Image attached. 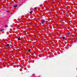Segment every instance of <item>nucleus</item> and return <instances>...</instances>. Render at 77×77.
Listing matches in <instances>:
<instances>
[{
    "label": "nucleus",
    "instance_id": "423d86ee",
    "mask_svg": "<svg viewBox=\"0 0 77 77\" xmlns=\"http://www.w3.org/2000/svg\"><path fill=\"white\" fill-rule=\"evenodd\" d=\"M37 9V7H35L34 8L35 10H36V9Z\"/></svg>",
    "mask_w": 77,
    "mask_h": 77
},
{
    "label": "nucleus",
    "instance_id": "f257e3e1",
    "mask_svg": "<svg viewBox=\"0 0 77 77\" xmlns=\"http://www.w3.org/2000/svg\"><path fill=\"white\" fill-rule=\"evenodd\" d=\"M45 22V20H42L41 23L42 24H43Z\"/></svg>",
    "mask_w": 77,
    "mask_h": 77
},
{
    "label": "nucleus",
    "instance_id": "6e6552de",
    "mask_svg": "<svg viewBox=\"0 0 77 77\" xmlns=\"http://www.w3.org/2000/svg\"><path fill=\"white\" fill-rule=\"evenodd\" d=\"M62 39H65V37L64 36L63 37Z\"/></svg>",
    "mask_w": 77,
    "mask_h": 77
},
{
    "label": "nucleus",
    "instance_id": "4468645a",
    "mask_svg": "<svg viewBox=\"0 0 77 77\" xmlns=\"http://www.w3.org/2000/svg\"><path fill=\"white\" fill-rule=\"evenodd\" d=\"M33 76H35V75H33Z\"/></svg>",
    "mask_w": 77,
    "mask_h": 77
},
{
    "label": "nucleus",
    "instance_id": "2eb2a0df",
    "mask_svg": "<svg viewBox=\"0 0 77 77\" xmlns=\"http://www.w3.org/2000/svg\"><path fill=\"white\" fill-rule=\"evenodd\" d=\"M20 6H21V5H20Z\"/></svg>",
    "mask_w": 77,
    "mask_h": 77
},
{
    "label": "nucleus",
    "instance_id": "9b49d317",
    "mask_svg": "<svg viewBox=\"0 0 77 77\" xmlns=\"http://www.w3.org/2000/svg\"><path fill=\"white\" fill-rule=\"evenodd\" d=\"M67 34H68V35H70V34H69V32L68 33H67Z\"/></svg>",
    "mask_w": 77,
    "mask_h": 77
},
{
    "label": "nucleus",
    "instance_id": "f03ea898",
    "mask_svg": "<svg viewBox=\"0 0 77 77\" xmlns=\"http://www.w3.org/2000/svg\"><path fill=\"white\" fill-rule=\"evenodd\" d=\"M14 8H17L18 7V5H16L14 6Z\"/></svg>",
    "mask_w": 77,
    "mask_h": 77
},
{
    "label": "nucleus",
    "instance_id": "f8f14e48",
    "mask_svg": "<svg viewBox=\"0 0 77 77\" xmlns=\"http://www.w3.org/2000/svg\"><path fill=\"white\" fill-rule=\"evenodd\" d=\"M76 40H77V37H76Z\"/></svg>",
    "mask_w": 77,
    "mask_h": 77
},
{
    "label": "nucleus",
    "instance_id": "20e7f679",
    "mask_svg": "<svg viewBox=\"0 0 77 77\" xmlns=\"http://www.w3.org/2000/svg\"><path fill=\"white\" fill-rule=\"evenodd\" d=\"M6 47H8V46H9V44H8L6 45Z\"/></svg>",
    "mask_w": 77,
    "mask_h": 77
},
{
    "label": "nucleus",
    "instance_id": "39448f33",
    "mask_svg": "<svg viewBox=\"0 0 77 77\" xmlns=\"http://www.w3.org/2000/svg\"><path fill=\"white\" fill-rule=\"evenodd\" d=\"M7 27H8V26L7 25H6L5 26V28H7Z\"/></svg>",
    "mask_w": 77,
    "mask_h": 77
},
{
    "label": "nucleus",
    "instance_id": "1a4fd4ad",
    "mask_svg": "<svg viewBox=\"0 0 77 77\" xmlns=\"http://www.w3.org/2000/svg\"><path fill=\"white\" fill-rule=\"evenodd\" d=\"M18 40H19V41L20 40V38H18Z\"/></svg>",
    "mask_w": 77,
    "mask_h": 77
},
{
    "label": "nucleus",
    "instance_id": "0eeeda50",
    "mask_svg": "<svg viewBox=\"0 0 77 77\" xmlns=\"http://www.w3.org/2000/svg\"><path fill=\"white\" fill-rule=\"evenodd\" d=\"M32 12H33V11H32L31 12H29L30 14H32Z\"/></svg>",
    "mask_w": 77,
    "mask_h": 77
},
{
    "label": "nucleus",
    "instance_id": "7ed1b4c3",
    "mask_svg": "<svg viewBox=\"0 0 77 77\" xmlns=\"http://www.w3.org/2000/svg\"><path fill=\"white\" fill-rule=\"evenodd\" d=\"M5 30V29H3L1 30L0 32H2V31H4Z\"/></svg>",
    "mask_w": 77,
    "mask_h": 77
},
{
    "label": "nucleus",
    "instance_id": "9d476101",
    "mask_svg": "<svg viewBox=\"0 0 77 77\" xmlns=\"http://www.w3.org/2000/svg\"><path fill=\"white\" fill-rule=\"evenodd\" d=\"M28 51H29V52H30V49H29V50H28Z\"/></svg>",
    "mask_w": 77,
    "mask_h": 77
},
{
    "label": "nucleus",
    "instance_id": "ddd939ff",
    "mask_svg": "<svg viewBox=\"0 0 77 77\" xmlns=\"http://www.w3.org/2000/svg\"><path fill=\"white\" fill-rule=\"evenodd\" d=\"M7 12H9V11H7Z\"/></svg>",
    "mask_w": 77,
    "mask_h": 77
}]
</instances>
